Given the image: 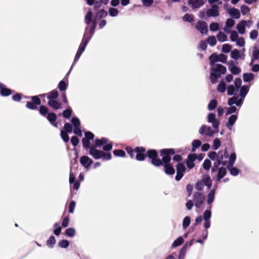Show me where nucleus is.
<instances>
[{"mask_svg": "<svg viewBox=\"0 0 259 259\" xmlns=\"http://www.w3.org/2000/svg\"><path fill=\"white\" fill-rule=\"evenodd\" d=\"M254 75L253 73H244L243 75V80L245 82H249L253 79Z\"/></svg>", "mask_w": 259, "mask_h": 259, "instance_id": "nucleus-51", "label": "nucleus"}, {"mask_svg": "<svg viewBox=\"0 0 259 259\" xmlns=\"http://www.w3.org/2000/svg\"><path fill=\"white\" fill-rule=\"evenodd\" d=\"M196 158L197 155L196 154H190L188 155L187 159L186 160V163L188 169H191L195 166L194 162Z\"/></svg>", "mask_w": 259, "mask_h": 259, "instance_id": "nucleus-20", "label": "nucleus"}, {"mask_svg": "<svg viewBox=\"0 0 259 259\" xmlns=\"http://www.w3.org/2000/svg\"><path fill=\"white\" fill-rule=\"evenodd\" d=\"M70 218L68 215L65 216L62 221L61 227L62 228H66L69 224Z\"/></svg>", "mask_w": 259, "mask_h": 259, "instance_id": "nucleus-56", "label": "nucleus"}, {"mask_svg": "<svg viewBox=\"0 0 259 259\" xmlns=\"http://www.w3.org/2000/svg\"><path fill=\"white\" fill-rule=\"evenodd\" d=\"M252 60H258L259 59V49L257 47H254L252 51ZM253 61V60H252ZM252 61L250 63V65L252 64Z\"/></svg>", "mask_w": 259, "mask_h": 259, "instance_id": "nucleus-53", "label": "nucleus"}, {"mask_svg": "<svg viewBox=\"0 0 259 259\" xmlns=\"http://www.w3.org/2000/svg\"><path fill=\"white\" fill-rule=\"evenodd\" d=\"M69 182L70 185H73V188L75 190H77L80 187V182L76 180L75 175L71 171V166L69 172Z\"/></svg>", "mask_w": 259, "mask_h": 259, "instance_id": "nucleus-17", "label": "nucleus"}, {"mask_svg": "<svg viewBox=\"0 0 259 259\" xmlns=\"http://www.w3.org/2000/svg\"><path fill=\"white\" fill-rule=\"evenodd\" d=\"M237 119V116L236 115H231L228 119V121L226 123V126L229 129H231L232 126L235 123Z\"/></svg>", "mask_w": 259, "mask_h": 259, "instance_id": "nucleus-33", "label": "nucleus"}, {"mask_svg": "<svg viewBox=\"0 0 259 259\" xmlns=\"http://www.w3.org/2000/svg\"><path fill=\"white\" fill-rule=\"evenodd\" d=\"M60 136H61L62 139L65 143H66L69 142V137L68 136V133H67L66 132H64V131H63V130H61Z\"/></svg>", "mask_w": 259, "mask_h": 259, "instance_id": "nucleus-50", "label": "nucleus"}, {"mask_svg": "<svg viewBox=\"0 0 259 259\" xmlns=\"http://www.w3.org/2000/svg\"><path fill=\"white\" fill-rule=\"evenodd\" d=\"M73 113V110L71 107L68 106L67 108L64 110L62 112V115L64 118L69 119Z\"/></svg>", "mask_w": 259, "mask_h": 259, "instance_id": "nucleus-34", "label": "nucleus"}, {"mask_svg": "<svg viewBox=\"0 0 259 259\" xmlns=\"http://www.w3.org/2000/svg\"><path fill=\"white\" fill-rule=\"evenodd\" d=\"M196 28L201 33H206L207 32V25L206 22L199 21L196 24Z\"/></svg>", "mask_w": 259, "mask_h": 259, "instance_id": "nucleus-24", "label": "nucleus"}, {"mask_svg": "<svg viewBox=\"0 0 259 259\" xmlns=\"http://www.w3.org/2000/svg\"><path fill=\"white\" fill-rule=\"evenodd\" d=\"M72 126L74 128H77L78 127H80L81 124L79 119L77 116H73L71 119Z\"/></svg>", "mask_w": 259, "mask_h": 259, "instance_id": "nucleus-39", "label": "nucleus"}, {"mask_svg": "<svg viewBox=\"0 0 259 259\" xmlns=\"http://www.w3.org/2000/svg\"><path fill=\"white\" fill-rule=\"evenodd\" d=\"M48 105L54 110H58L62 107L61 103L57 99L53 101H48Z\"/></svg>", "mask_w": 259, "mask_h": 259, "instance_id": "nucleus-27", "label": "nucleus"}, {"mask_svg": "<svg viewBox=\"0 0 259 259\" xmlns=\"http://www.w3.org/2000/svg\"><path fill=\"white\" fill-rule=\"evenodd\" d=\"M229 68L231 73L234 74H238L241 72V69L234 65L233 61L229 63Z\"/></svg>", "mask_w": 259, "mask_h": 259, "instance_id": "nucleus-32", "label": "nucleus"}, {"mask_svg": "<svg viewBox=\"0 0 259 259\" xmlns=\"http://www.w3.org/2000/svg\"><path fill=\"white\" fill-rule=\"evenodd\" d=\"M240 88V96H234L230 98L228 102L229 105L231 106L233 104H236L237 106L242 105L244 99L248 92L249 87L248 85H243Z\"/></svg>", "mask_w": 259, "mask_h": 259, "instance_id": "nucleus-3", "label": "nucleus"}, {"mask_svg": "<svg viewBox=\"0 0 259 259\" xmlns=\"http://www.w3.org/2000/svg\"><path fill=\"white\" fill-rule=\"evenodd\" d=\"M64 132L70 134L72 132V125L69 122H66L64 124V128L62 130Z\"/></svg>", "mask_w": 259, "mask_h": 259, "instance_id": "nucleus-48", "label": "nucleus"}, {"mask_svg": "<svg viewBox=\"0 0 259 259\" xmlns=\"http://www.w3.org/2000/svg\"><path fill=\"white\" fill-rule=\"evenodd\" d=\"M202 183L210 188L211 186V180L209 175H205L203 176L202 180Z\"/></svg>", "mask_w": 259, "mask_h": 259, "instance_id": "nucleus-38", "label": "nucleus"}, {"mask_svg": "<svg viewBox=\"0 0 259 259\" xmlns=\"http://www.w3.org/2000/svg\"><path fill=\"white\" fill-rule=\"evenodd\" d=\"M218 40L220 42H224L227 39V36L222 31H220L217 35Z\"/></svg>", "mask_w": 259, "mask_h": 259, "instance_id": "nucleus-45", "label": "nucleus"}, {"mask_svg": "<svg viewBox=\"0 0 259 259\" xmlns=\"http://www.w3.org/2000/svg\"><path fill=\"white\" fill-rule=\"evenodd\" d=\"M214 194H215V190L214 189L211 190L208 195L207 203L208 204H211L213 201L214 198Z\"/></svg>", "mask_w": 259, "mask_h": 259, "instance_id": "nucleus-54", "label": "nucleus"}, {"mask_svg": "<svg viewBox=\"0 0 259 259\" xmlns=\"http://www.w3.org/2000/svg\"><path fill=\"white\" fill-rule=\"evenodd\" d=\"M236 158V154L235 153H231V154L230 155V157H229V162H228V163H229L228 165L230 166L231 167L233 166L235 163Z\"/></svg>", "mask_w": 259, "mask_h": 259, "instance_id": "nucleus-57", "label": "nucleus"}, {"mask_svg": "<svg viewBox=\"0 0 259 259\" xmlns=\"http://www.w3.org/2000/svg\"><path fill=\"white\" fill-rule=\"evenodd\" d=\"M227 172L226 168L221 167L218 169V174L217 177V181H220L223 177H225Z\"/></svg>", "mask_w": 259, "mask_h": 259, "instance_id": "nucleus-36", "label": "nucleus"}, {"mask_svg": "<svg viewBox=\"0 0 259 259\" xmlns=\"http://www.w3.org/2000/svg\"><path fill=\"white\" fill-rule=\"evenodd\" d=\"M113 154L115 157H124L126 156L125 152L122 149H115L113 151Z\"/></svg>", "mask_w": 259, "mask_h": 259, "instance_id": "nucleus-40", "label": "nucleus"}, {"mask_svg": "<svg viewBox=\"0 0 259 259\" xmlns=\"http://www.w3.org/2000/svg\"><path fill=\"white\" fill-rule=\"evenodd\" d=\"M205 198L203 194L200 192H196L193 195V200L195 205L197 207H200L204 201Z\"/></svg>", "mask_w": 259, "mask_h": 259, "instance_id": "nucleus-15", "label": "nucleus"}, {"mask_svg": "<svg viewBox=\"0 0 259 259\" xmlns=\"http://www.w3.org/2000/svg\"><path fill=\"white\" fill-rule=\"evenodd\" d=\"M227 12L234 19H238L240 17V11L235 8L228 9Z\"/></svg>", "mask_w": 259, "mask_h": 259, "instance_id": "nucleus-26", "label": "nucleus"}, {"mask_svg": "<svg viewBox=\"0 0 259 259\" xmlns=\"http://www.w3.org/2000/svg\"><path fill=\"white\" fill-rule=\"evenodd\" d=\"M226 90V86L224 81H221L218 84L217 90L220 93H224Z\"/></svg>", "mask_w": 259, "mask_h": 259, "instance_id": "nucleus-49", "label": "nucleus"}, {"mask_svg": "<svg viewBox=\"0 0 259 259\" xmlns=\"http://www.w3.org/2000/svg\"><path fill=\"white\" fill-rule=\"evenodd\" d=\"M82 147L84 150L89 149L91 150L92 145L91 144V141L87 140L86 138H82L81 140Z\"/></svg>", "mask_w": 259, "mask_h": 259, "instance_id": "nucleus-41", "label": "nucleus"}, {"mask_svg": "<svg viewBox=\"0 0 259 259\" xmlns=\"http://www.w3.org/2000/svg\"><path fill=\"white\" fill-rule=\"evenodd\" d=\"M38 111L39 114L43 117L46 118L50 123L55 127H58V122H57V116L54 112H49L48 107L44 105H39Z\"/></svg>", "mask_w": 259, "mask_h": 259, "instance_id": "nucleus-2", "label": "nucleus"}, {"mask_svg": "<svg viewBox=\"0 0 259 259\" xmlns=\"http://www.w3.org/2000/svg\"><path fill=\"white\" fill-rule=\"evenodd\" d=\"M239 38V35L236 31H232L230 33V39L232 41H236Z\"/></svg>", "mask_w": 259, "mask_h": 259, "instance_id": "nucleus-59", "label": "nucleus"}, {"mask_svg": "<svg viewBox=\"0 0 259 259\" xmlns=\"http://www.w3.org/2000/svg\"><path fill=\"white\" fill-rule=\"evenodd\" d=\"M56 243V240L54 236L51 235L47 241L46 244L49 248H53Z\"/></svg>", "mask_w": 259, "mask_h": 259, "instance_id": "nucleus-37", "label": "nucleus"}, {"mask_svg": "<svg viewBox=\"0 0 259 259\" xmlns=\"http://www.w3.org/2000/svg\"><path fill=\"white\" fill-rule=\"evenodd\" d=\"M96 15L98 16L99 20H101L103 18L107 16L108 13L104 9H102L98 10V12H96Z\"/></svg>", "mask_w": 259, "mask_h": 259, "instance_id": "nucleus-42", "label": "nucleus"}, {"mask_svg": "<svg viewBox=\"0 0 259 259\" xmlns=\"http://www.w3.org/2000/svg\"><path fill=\"white\" fill-rule=\"evenodd\" d=\"M214 161H215L213 163V165L211 168V171L212 172H215L218 170L220 164H222V162L218 159Z\"/></svg>", "mask_w": 259, "mask_h": 259, "instance_id": "nucleus-64", "label": "nucleus"}, {"mask_svg": "<svg viewBox=\"0 0 259 259\" xmlns=\"http://www.w3.org/2000/svg\"><path fill=\"white\" fill-rule=\"evenodd\" d=\"M135 153H136L135 158L137 161H143L145 160L146 158V150L145 147L137 146L135 148Z\"/></svg>", "mask_w": 259, "mask_h": 259, "instance_id": "nucleus-11", "label": "nucleus"}, {"mask_svg": "<svg viewBox=\"0 0 259 259\" xmlns=\"http://www.w3.org/2000/svg\"><path fill=\"white\" fill-rule=\"evenodd\" d=\"M103 147V150L105 152H108L113 148L112 142H109V140L105 137H102L101 139L96 138L94 141V144L92 145L91 147Z\"/></svg>", "mask_w": 259, "mask_h": 259, "instance_id": "nucleus-6", "label": "nucleus"}, {"mask_svg": "<svg viewBox=\"0 0 259 259\" xmlns=\"http://www.w3.org/2000/svg\"><path fill=\"white\" fill-rule=\"evenodd\" d=\"M160 155L162 157L160 159L161 164L164 163L170 162L171 156L174 155L172 159L174 161L178 162V154H175V150L173 148H164L159 151Z\"/></svg>", "mask_w": 259, "mask_h": 259, "instance_id": "nucleus-4", "label": "nucleus"}, {"mask_svg": "<svg viewBox=\"0 0 259 259\" xmlns=\"http://www.w3.org/2000/svg\"><path fill=\"white\" fill-rule=\"evenodd\" d=\"M228 154L227 152V148L225 149V151L223 152V151H219L218 152V157L217 159L222 162V164L223 165H227L228 164V161L226 160H223L224 158H228Z\"/></svg>", "mask_w": 259, "mask_h": 259, "instance_id": "nucleus-25", "label": "nucleus"}, {"mask_svg": "<svg viewBox=\"0 0 259 259\" xmlns=\"http://www.w3.org/2000/svg\"><path fill=\"white\" fill-rule=\"evenodd\" d=\"M201 145V142L199 140H195L193 141L192 145V151L195 152L197 148L199 147Z\"/></svg>", "mask_w": 259, "mask_h": 259, "instance_id": "nucleus-52", "label": "nucleus"}, {"mask_svg": "<svg viewBox=\"0 0 259 259\" xmlns=\"http://www.w3.org/2000/svg\"><path fill=\"white\" fill-rule=\"evenodd\" d=\"M231 57L235 60L240 58V52L237 49H234L231 53Z\"/></svg>", "mask_w": 259, "mask_h": 259, "instance_id": "nucleus-55", "label": "nucleus"}, {"mask_svg": "<svg viewBox=\"0 0 259 259\" xmlns=\"http://www.w3.org/2000/svg\"><path fill=\"white\" fill-rule=\"evenodd\" d=\"M219 7L217 5H212L211 8L207 10L206 14L208 17H217L219 15Z\"/></svg>", "mask_w": 259, "mask_h": 259, "instance_id": "nucleus-21", "label": "nucleus"}, {"mask_svg": "<svg viewBox=\"0 0 259 259\" xmlns=\"http://www.w3.org/2000/svg\"><path fill=\"white\" fill-rule=\"evenodd\" d=\"M88 29L89 27L86 26L84 29V32L82 38V40L81 43L80 44L79 47L77 49L78 51L83 53L85 51V48L90 40L93 36V35H91L88 33Z\"/></svg>", "mask_w": 259, "mask_h": 259, "instance_id": "nucleus-9", "label": "nucleus"}, {"mask_svg": "<svg viewBox=\"0 0 259 259\" xmlns=\"http://www.w3.org/2000/svg\"><path fill=\"white\" fill-rule=\"evenodd\" d=\"M23 95L21 93H16L12 97V99L15 102H20L22 98Z\"/></svg>", "mask_w": 259, "mask_h": 259, "instance_id": "nucleus-60", "label": "nucleus"}, {"mask_svg": "<svg viewBox=\"0 0 259 259\" xmlns=\"http://www.w3.org/2000/svg\"><path fill=\"white\" fill-rule=\"evenodd\" d=\"M76 202L74 200H71L69 204L68 211L70 213H73L75 207Z\"/></svg>", "mask_w": 259, "mask_h": 259, "instance_id": "nucleus-63", "label": "nucleus"}, {"mask_svg": "<svg viewBox=\"0 0 259 259\" xmlns=\"http://www.w3.org/2000/svg\"><path fill=\"white\" fill-rule=\"evenodd\" d=\"M199 133L201 135H204L205 136L211 137L215 132V130H213L210 126H207L205 125L201 126L199 130Z\"/></svg>", "mask_w": 259, "mask_h": 259, "instance_id": "nucleus-18", "label": "nucleus"}, {"mask_svg": "<svg viewBox=\"0 0 259 259\" xmlns=\"http://www.w3.org/2000/svg\"><path fill=\"white\" fill-rule=\"evenodd\" d=\"M84 23L89 27L88 33L94 35L97 26V17L93 18V13L91 9L87 12L84 17Z\"/></svg>", "mask_w": 259, "mask_h": 259, "instance_id": "nucleus-5", "label": "nucleus"}, {"mask_svg": "<svg viewBox=\"0 0 259 259\" xmlns=\"http://www.w3.org/2000/svg\"><path fill=\"white\" fill-rule=\"evenodd\" d=\"M59 97L58 91L55 89L50 92L47 95V99L49 101L57 100Z\"/></svg>", "mask_w": 259, "mask_h": 259, "instance_id": "nucleus-31", "label": "nucleus"}, {"mask_svg": "<svg viewBox=\"0 0 259 259\" xmlns=\"http://www.w3.org/2000/svg\"><path fill=\"white\" fill-rule=\"evenodd\" d=\"M31 101H27L26 104V107L30 110L37 109V106L40 105L41 102L38 96H31Z\"/></svg>", "mask_w": 259, "mask_h": 259, "instance_id": "nucleus-10", "label": "nucleus"}, {"mask_svg": "<svg viewBox=\"0 0 259 259\" xmlns=\"http://www.w3.org/2000/svg\"><path fill=\"white\" fill-rule=\"evenodd\" d=\"M109 2V0H95L94 4L93 5L94 10H98L102 5H107Z\"/></svg>", "mask_w": 259, "mask_h": 259, "instance_id": "nucleus-30", "label": "nucleus"}, {"mask_svg": "<svg viewBox=\"0 0 259 259\" xmlns=\"http://www.w3.org/2000/svg\"><path fill=\"white\" fill-rule=\"evenodd\" d=\"M14 92V90H11L6 87V85L0 82V95L2 97H8Z\"/></svg>", "mask_w": 259, "mask_h": 259, "instance_id": "nucleus-19", "label": "nucleus"}, {"mask_svg": "<svg viewBox=\"0 0 259 259\" xmlns=\"http://www.w3.org/2000/svg\"><path fill=\"white\" fill-rule=\"evenodd\" d=\"M94 137L95 135L92 132L89 131L84 132V137L83 138H86L89 141H92L94 139Z\"/></svg>", "mask_w": 259, "mask_h": 259, "instance_id": "nucleus-61", "label": "nucleus"}, {"mask_svg": "<svg viewBox=\"0 0 259 259\" xmlns=\"http://www.w3.org/2000/svg\"><path fill=\"white\" fill-rule=\"evenodd\" d=\"M207 121L209 123H211L212 127L215 130V132L218 133L220 122L218 119L216 118L214 113H210L208 114Z\"/></svg>", "mask_w": 259, "mask_h": 259, "instance_id": "nucleus-14", "label": "nucleus"}, {"mask_svg": "<svg viewBox=\"0 0 259 259\" xmlns=\"http://www.w3.org/2000/svg\"><path fill=\"white\" fill-rule=\"evenodd\" d=\"M161 166H163L164 171L166 175H173L175 173V169L170 162L162 163Z\"/></svg>", "mask_w": 259, "mask_h": 259, "instance_id": "nucleus-22", "label": "nucleus"}, {"mask_svg": "<svg viewBox=\"0 0 259 259\" xmlns=\"http://www.w3.org/2000/svg\"><path fill=\"white\" fill-rule=\"evenodd\" d=\"M248 22L251 23V21L242 20L238 23L236 26V29L240 34H243L245 33V26Z\"/></svg>", "mask_w": 259, "mask_h": 259, "instance_id": "nucleus-23", "label": "nucleus"}, {"mask_svg": "<svg viewBox=\"0 0 259 259\" xmlns=\"http://www.w3.org/2000/svg\"><path fill=\"white\" fill-rule=\"evenodd\" d=\"M125 149L127 154H129L130 157L133 158L135 153V148L133 149L130 146H127L125 147Z\"/></svg>", "mask_w": 259, "mask_h": 259, "instance_id": "nucleus-58", "label": "nucleus"}, {"mask_svg": "<svg viewBox=\"0 0 259 259\" xmlns=\"http://www.w3.org/2000/svg\"><path fill=\"white\" fill-rule=\"evenodd\" d=\"M193 240H191L189 242H187L185 245L183 247L180 251L179 256H184L187 251V248L190 247L193 244ZM180 258V256H179Z\"/></svg>", "mask_w": 259, "mask_h": 259, "instance_id": "nucleus-43", "label": "nucleus"}, {"mask_svg": "<svg viewBox=\"0 0 259 259\" xmlns=\"http://www.w3.org/2000/svg\"><path fill=\"white\" fill-rule=\"evenodd\" d=\"M64 234L67 237L73 238L76 234V230L73 227L68 228L65 230Z\"/></svg>", "mask_w": 259, "mask_h": 259, "instance_id": "nucleus-35", "label": "nucleus"}, {"mask_svg": "<svg viewBox=\"0 0 259 259\" xmlns=\"http://www.w3.org/2000/svg\"><path fill=\"white\" fill-rule=\"evenodd\" d=\"M79 161L80 164L87 170L90 169L92 164L93 163V160L86 155L81 156L80 157Z\"/></svg>", "mask_w": 259, "mask_h": 259, "instance_id": "nucleus-16", "label": "nucleus"}, {"mask_svg": "<svg viewBox=\"0 0 259 259\" xmlns=\"http://www.w3.org/2000/svg\"><path fill=\"white\" fill-rule=\"evenodd\" d=\"M210 80L212 83H215L218 78L226 72V68L220 64H210Z\"/></svg>", "mask_w": 259, "mask_h": 259, "instance_id": "nucleus-1", "label": "nucleus"}, {"mask_svg": "<svg viewBox=\"0 0 259 259\" xmlns=\"http://www.w3.org/2000/svg\"><path fill=\"white\" fill-rule=\"evenodd\" d=\"M70 245V242L66 239H62L58 242V246L61 248H67Z\"/></svg>", "mask_w": 259, "mask_h": 259, "instance_id": "nucleus-44", "label": "nucleus"}, {"mask_svg": "<svg viewBox=\"0 0 259 259\" xmlns=\"http://www.w3.org/2000/svg\"><path fill=\"white\" fill-rule=\"evenodd\" d=\"M186 171V168L183 163H179V181L184 176V173Z\"/></svg>", "mask_w": 259, "mask_h": 259, "instance_id": "nucleus-47", "label": "nucleus"}, {"mask_svg": "<svg viewBox=\"0 0 259 259\" xmlns=\"http://www.w3.org/2000/svg\"><path fill=\"white\" fill-rule=\"evenodd\" d=\"M234 85H231L227 88V93L229 96L232 95L234 92L240 88L242 80L240 78H237L234 80Z\"/></svg>", "mask_w": 259, "mask_h": 259, "instance_id": "nucleus-13", "label": "nucleus"}, {"mask_svg": "<svg viewBox=\"0 0 259 259\" xmlns=\"http://www.w3.org/2000/svg\"><path fill=\"white\" fill-rule=\"evenodd\" d=\"M189 4L193 9L200 7L204 4V0H189Z\"/></svg>", "mask_w": 259, "mask_h": 259, "instance_id": "nucleus-28", "label": "nucleus"}, {"mask_svg": "<svg viewBox=\"0 0 259 259\" xmlns=\"http://www.w3.org/2000/svg\"><path fill=\"white\" fill-rule=\"evenodd\" d=\"M227 57L224 54H220L219 55L213 54L209 57L210 64H216L217 62L222 63H226L227 62Z\"/></svg>", "mask_w": 259, "mask_h": 259, "instance_id": "nucleus-12", "label": "nucleus"}, {"mask_svg": "<svg viewBox=\"0 0 259 259\" xmlns=\"http://www.w3.org/2000/svg\"><path fill=\"white\" fill-rule=\"evenodd\" d=\"M146 157L150 159V162L155 166H160L161 165L160 159L158 158V153L157 150L151 149L146 151Z\"/></svg>", "mask_w": 259, "mask_h": 259, "instance_id": "nucleus-8", "label": "nucleus"}, {"mask_svg": "<svg viewBox=\"0 0 259 259\" xmlns=\"http://www.w3.org/2000/svg\"><path fill=\"white\" fill-rule=\"evenodd\" d=\"M68 86V81L62 79L60 80L58 84L57 89L62 92H65Z\"/></svg>", "mask_w": 259, "mask_h": 259, "instance_id": "nucleus-29", "label": "nucleus"}, {"mask_svg": "<svg viewBox=\"0 0 259 259\" xmlns=\"http://www.w3.org/2000/svg\"><path fill=\"white\" fill-rule=\"evenodd\" d=\"M89 154L95 159H102L104 161L109 160L112 158V155L109 151L105 152L103 150H100L95 148V147H91V150L89 151Z\"/></svg>", "mask_w": 259, "mask_h": 259, "instance_id": "nucleus-7", "label": "nucleus"}, {"mask_svg": "<svg viewBox=\"0 0 259 259\" xmlns=\"http://www.w3.org/2000/svg\"><path fill=\"white\" fill-rule=\"evenodd\" d=\"M218 103L215 100H212L210 101L208 105V109L209 110H212L217 106Z\"/></svg>", "mask_w": 259, "mask_h": 259, "instance_id": "nucleus-62", "label": "nucleus"}, {"mask_svg": "<svg viewBox=\"0 0 259 259\" xmlns=\"http://www.w3.org/2000/svg\"><path fill=\"white\" fill-rule=\"evenodd\" d=\"M108 13L110 16L114 17L118 15L119 11L116 8L110 7L108 9Z\"/></svg>", "mask_w": 259, "mask_h": 259, "instance_id": "nucleus-46", "label": "nucleus"}]
</instances>
